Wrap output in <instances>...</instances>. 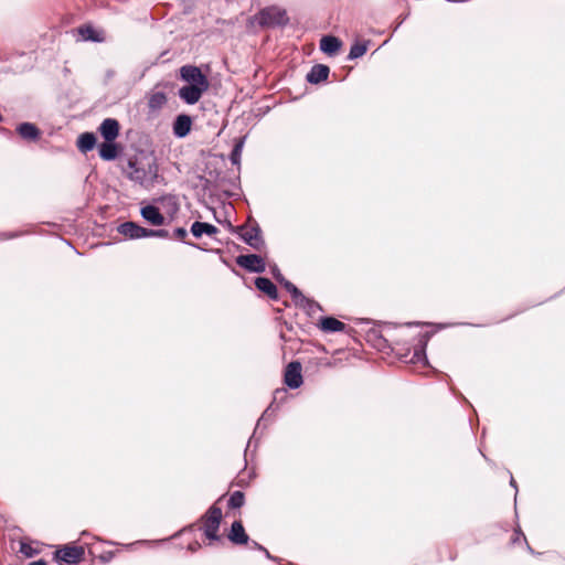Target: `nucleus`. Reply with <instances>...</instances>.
<instances>
[{
	"instance_id": "dca6fc26",
	"label": "nucleus",
	"mask_w": 565,
	"mask_h": 565,
	"mask_svg": "<svg viewBox=\"0 0 565 565\" xmlns=\"http://www.w3.org/2000/svg\"><path fill=\"white\" fill-rule=\"evenodd\" d=\"M17 132L26 141H36L41 136V130L32 122H22L18 125Z\"/></svg>"
},
{
	"instance_id": "c03bdc74",
	"label": "nucleus",
	"mask_w": 565,
	"mask_h": 565,
	"mask_svg": "<svg viewBox=\"0 0 565 565\" xmlns=\"http://www.w3.org/2000/svg\"><path fill=\"white\" fill-rule=\"evenodd\" d=\"M402 22H403V20L396 24V26L394 28V31H396V30L399 28V25L402 24Z\"/></svg>"
},
{
	"instance_id": "a18cd8bd",
	"label": "nucleus",
	"mask_w": 565,
	"mask_h": 565,
	"mask_svg": "<svg viewBox=\"0 0 565 565\" xmlns=\"http://www.w3.org/2000/svg\"><path fill=\"white\" fill-rule=\"evenodd\" d=\"M21 552L25 553L28 556H31V554H29V553H26V552L24 551V546H22Z\"/></svg>"
},
{
	"instance_id": "72a5a7b5",
	"label": "nucleus",
	"mask_w": 565,
	"mask_h": 565,
	"mask_svg": "<svg viewBox=\"0 0 565 565\" xmlns=\"http://www.w3.org/2000/svg\"><path fill=\"white\" fill-rule=\"evenodd\" d=\"M275 279L280 284L282 285V282L286 280V278L282 276V274L280 273V270L277 268V266H274L273 270H271Z\"/></svg>"
},
{
	"instance_id": "6ab92c4d",
	"label": "nucleus",
	"mask_w": 565,
	"mask_h": 565,
	"mask_svg": "<svg viewBox=\"0 0 565 565\" xmlns=\"http://www.w3.org/2000/svg\"><path fill=\"white\" fill-rule=\"evenodd\" d=\"M429 333H424L420 335L419 344L414 350L413 356L411 358V362L413 363H423L427 364V356H426V345L429 340Z\"/></svg>"
},
{
	"instance_id": "c9c22d12",
	"label": "nucleus",
	"mask_w": 565,
	"mask_h": 565,
	"mask_svg": "<svg viewBox=\"0 0 565 565\" xmlns=\"http://www.w3.org/2000/svg\"><path fill=\"white\" fill-rule=\"evenodd\" d=\"M1 239H9V238H13V237H17V234L15 233H12V234H1L0 235Z\"/></svg>"
},
{
	"instance_id": "4468645a",
	"label": "nucleus",
	"mask_w": 565,
	"mask_h": 565,
	"mask_svg": "<svg viewBox=\"0 0 565 565\" xmlns=\"http://www.w3.org/2000/svg\"><path fill=\"white\" fill-rule=\"evenodd\" d=\"M228 540L236 545L247 544L249 541L248 535L241 521H234L231 525Z\"/></svg>"
},
{
	"instance_id": "bb28decb",
	"label": "nucleus",
	"mask_w": 565,
	"mask_h": 565,
	"mask_svg": "<svg viewBox=\"0 0 565 565\" xmlns=\"http://www.w3.org/2000/svg\"><path fill=\"white\" fill-rule=\"evenodd\" d=\"M167 103V96L163 92L153 93L148 100V106L152 110H157L163 107Z\"/></svg>"
},
{
	"instance_id": "9d476101",
	"label": "nucleus",
	"mask_w": 565,
	"mask_h": 565,
	"mask_svg": "<svg viewBox=\"0 0 565 565\" xmlns=\"http://www.w3.org/2000/svg\"><path fill=\"white\" fill-rule=\"evenodd\" d=\"M207 88L209 87L196 85H185L179 89V96L186 104L193 105L200 100L202 94L206 92Z\"/></svg>"
},
{
	"instance_id": "37998d69",
	"label": "nucleus",
	"mask_w": 565,
	"mask_h": 565,
	"mask_svg": "<svg viewBox=\"0 0 565 565\" xmlns=\"http://www.w3.org/2000/svg\"><path fill=\"white\" fill-rule=\"evenodd\" d=\"M282 393H285V391H279V390H277V391L275 392V399L277 398V395H278V394H282Z\"/></svg>"
},
{
	"instance_id": "f03ea898",
	"label": "nucleus",
	"mask_w": 565,
	"mask_h": 565,
	"mask_svg": "<svg viewBox=\"0 0 565 565\" xmlns=\"http://www.w3.org/2000/svg\"><path fill=\"white\" fill-rule=\"evenodd\" d=\"M235 231L239 234V237L255 250L262 252L265 248L266 243L263 237L262 228L255 220L248 218L245 225L237 226Z\"/></svg>"
},
{
	"instance_id": "7c9ffc66",
	"label": "nucleus",
	"mask_w": 565,
	"mask_h": 565,
	"mask_svg": "<svg viewBox=\"0 0 565 565\" xmlns=\"http://www.w3.org/2000/svg\"><path fill=\"white\" fill-rule=\"evenodd\" d=\"M296 306L306 309L309 313L315 312L316 310H321V307L316 301L308 298V302L296 303Z\"/></svg>"
},
{
	"instance_id": "4c0bfd02",
	"label": "nucleus",
	"mask_w": 565,
	"mask_h": 565,
	"mask_svg": "<svg viewBox=\"0 0 565 565\" xmlns=\"http://www.w3.org/2000/svg\"><path fill=\"white\" fill-rule=\"evenodd\" d=\"M29 565H47V563L44 559H38L34 562H31Z\"/></svg>"
},
{
	"instance_id": "ea45409f",
	"label": "nucleus",
	"mask_w": 565,
	"mask_h": 565,
	"mask_svg": "<svg viewBox=\"0 0 565 565\" xmlns=\"http://www.w3.org/2000/svg\"><path fill=\"white\" fill-rule=\"evenodd\" d=\"M263 552L265 553L267 558L274 559V557L270 555V553L265 547H264Z\"/></svg>"
},
{
	"instance_id": "9b49d317",
	"label": "nucleus",
	"mask_w": 565,
	"mask_h": 565,
	"mask_svg": "<svg viewBox=\"0 0 565 565\" xmlns=\"http://www.w3.org/2000/svg\"><path fill=\"white\" fill-rule=\"evenodd\" d=\"M140 214L145 221L153 226H160L164 224V216L160 212L159 207L152 204H148L142 206L140 210Z\"/></svg>"
},
{
	"instance_id": "09e8293b",
	"label": "nucleus",
	"mask_w": 565,
	"mask_h": 565,
	"mask_svg": "<svg viewBox=\"0 0 565 565\" xmlns=\"http://www.w3.org/2000/svg\"><path fill=\"white\" fill-rule=\"evenodd\" d=\"M2 120H3V117H2V115L0 114V122H1Z\"/></svg>"
},
{
	"instance_id": "b1692460",
	"label": "nucleus",
	"mask_w": 565,
	"mask_h": 565,
	"mask_svg": "<svg viewBox=\"0 0 565 565\" xmlns=\"http://www.w3.org/2000/svg\"><path fill=\"white\" fill-rule=\"evenodd\" d=\"M246 136L239 137L235 140L234 147L232 149V152L230 154V160L234 166L241 164V157L243 152V148L246 141Z\"/></svg>"
},
{
	"instance_id": "a878e982",
	"label": "nucleus",
	"mask_w": 565,
	"mask_h": 565,
	"mask_svg": "<svg viewBox=\"0 0 565 565\" xmlns=\"http://www.w3.org/2000/svg\"><path fill=\"white\" fill-rule=\"evenodd\" d=\"M158 201L166 207H168V212L173 215L179 211V202L175 195H163L158 199Z\"/></svg>"
},
{
	"instance_id": "1a4fd4ad",
	"label": "nucleus",
	"mask_w": 565,
	"mask_h": 565,
	"mask_svg": "<svg viewBox=\"0 0 565 565\" xmlns=\"http://www.w3.org/2000/svg\"><path fill=\"white\" fill-rule=\"evenodd\" d=\"M117 232L129 239L147 237V228L131 221L119 224Z\"/></svg>"
},
{
	"instance_id": "39448f33",
	"label": "nucleus",
	"mask_w": 565,
	"mask_h": 565,
	"mask_svg": "<svg viewBox=\"0 0 565 565\" xmlns=\"http://www.w3.org/2000/svg\"><path fill=\"white\" fill-rule=\"evenodd\" d=\"M84 547L83 546H64L55 552V559L60 563H64L66 565H76L78 564L84 556Z\"/></svg>"
},
{
	"instance_id": "6e6552de",
	"label": "nucleus",
	"mask_w": 565,
	"mask_h": 565,
	"mask_svg": "<svg viewBox=\"0 0 565 565\" xmlns=\"http://www.w3.org/2000/svg\"><path fill=\"white\" fill-rule=\"evenodd\" d=\"M301 364L298 361L290 362L285 371V383L288 387L296 390L302 384Z\"/></svg>"
},
{
	"instance_id": "49530a36",
	"label": "nucleus",
	"mask_w": 565,
	"mask_h": 565,
	"mask_svg": "<svg viewBox=\"0 0 565 565\" xmlns=\"http://www.w3.org/2000/svg\"><path fill=\"white\" fill-rule=\"evenodd\" d=\"M446 327H448V326L447 324H439V329H444Z\"/></svg>"
},
{
	"instance_id": "f8f14e48",
	"label": "nucleus",
	"mask_w": 565,
	"mask_h": 565,
	"mask_svg": "<svg viewBox=\"0 0 565 565\" xmlns=\"http://www.w3.org/2000/svg\"><path fill=\"white\" fill-rule=\"evenodd\" d=\"M98 130L106 141H114L119 135V122L114 118H106Z\"/></svg>"
},
{
	"instance_id": "393cba45",
	"label": "nucleus",
	"mask_w": 565,
	"mask_h": 565,
	"mask_svg": "<svg viewBox=\"0 0 565 565\" xmlns=\"http://www.w3.org/2000/svg\"><path fill=\"white\" fill-rule=\"evenodd\" d=\"M282 286L286 288L288 292H290L295 303L308 302V298L303 296L302 292L289 280L286 279L282 282Z\"/></svg>"
},
{
	"instance_id": "2eb2a0df",
	"label": "nucleus",
	"mask_w": 565,
	"mask_h": 565,
	"mask_svg": "<svg viewBox=\"0 0 565 565\" xmlns=\"http://www.w3.org/2000/svg\"><path fill=\"white\" fill-rule=\"evenodd\" d=\"M329 73H330L329 66H327L324 64H316L308 72L306 79L310 84H319L321 82L327 81Z\"/></svg>"
},
{
	"instance_id": "20e7f679",
	"label": "nucleus",
	"mask_w": 565,
	"mask_h": 565,
	"mask_svg": "<svg viewBox=\"0 0 565 565\" xmlns=\"http://www.w3.org/2000/svg\"><path fill=\"white\" fill-rule=\"evenodd\" d=\"M201 520L203 523L202 530L204 531V535L211 541L220 540L217 532L222 520V510L213 504L209 508Z\"/></svg>"
},
{
	"instance_id": "de8ad7c7",
	"label": "nucleus",
	"mask_w": 565,
	"mask_h": 565,
	"mask_svg": "<svg viewBox=\"0 0 565 565\" xmlns=\"http://www.w3.org/2000/svg\"><path fill=\"white\" fill-rule=\"evenodd\" d=\"M527 550H529L531 553H533V551H532V548H531V546H530V545H527Z\"/></svg>"
},
{
	"instance_id": "e433bc0d",
	"label": "nucleus",
	"mask_w": 565,
	"mask_h": 565,
	"mask_svg": "<svg viewBox=\"0 0 565 565\" xmlns=\"http://www.w3.org/2000/svg\"><path fill=\"white\" fill-rule=\"evenodd\" d=\"M252 547L256 548V550H259V551L264 550V546L260 545L259 543L255 542V541L252 542Z\"/></svg>"
},
{
	"instance_id": "473e14b6",
	"label": "nucleus",
	"mask_w": 565,
	"mask_h": 565,
	"mask_svg": "<svg viewBox=\"0 0 565 565\" xmlns=\"http://www.w3.org/2000/svg\"><path fill=\"white\" fill-rule=\"evenodd\" d=\"M188 235V232L184 227H178L173 232V238H178L180 241H183Z\"/></svg>"
},
{
	"instance_id": "c756f323",
	"label": "nucleus",
	"mask_w": 565,
	"mask_h": 565,
	"mask_svg": "<svg viewBox=\"0 0 565 565\" xmlns=\"http://www.w3.org/2000/svg\"><path fill=\"white\" fill-rule=\"evenodd\" d=\"M78 31L84 40L98 41L92 26H82Z\"/></svg>"
},
{
	"instance_id": "aec40b11",
	"label": "nucleus",
	"mask_w": 565,
	"mask_h": 565,
	"mask_svg": "<svg viewBox=\"0 0 565 565\" xmlns=\"http://www.w3.org/2000/svg\"><path fill=\"white\" fill-rule=\"evenodd\" d=\"M319 326L323 332H328V333L340 332L345 329V324L342 321H340L333 317L322 318L320 320Z\"/></svg>"
},
{
	"instance_id": "a19ab883",
	"label": "nucleus",
	"mask_w": 565,
	"mask_h": 565,
	"mask_svg": "<svg viewBox=\"0 0 565 565\" xmlns=\"http://www.w3.org/2000/svg\"><path fill=\"white\" fill-rule=\"evenodd\" d=\"M510 484H511V487H513L515 490L518 489V488H516V482H515V480L513 479V477H511Z\"/></svg>"
},
{
	"instance_id": "f704fd0d",
	"label": "nucleus",
	"mask_w": 565,
	"mask_h": 565,
	"mask_svg": "<svg viewBox=\"0 0 565 565\" xmlns=\"http://www.w3.org/2000/svg\"><path fill=\"white\" fill-rule=\"evenodd\" d=\"M520 537H522L526 542V539H525L523 532L520 529H518V530H515L514 537L512 539V542L516 543L520 540Z\"/></svg>"
},
{
	"instance_id": "f3484780",
	"label": "nucleus",
	"mask_w": 565,
	"mask_h": 565,
	"mask_svg": "<svg viewBox=\"0 0 565 565\" xmlns=\"http://www.w3.org/2000/svg\"><path fill=\"white\" fill-rule=\"evenodd\" d=\"M341 45L342 42L333 35H324L320 40V50L330 56L337 54L341 49Z\"/></svg>"
},
{
	"instance_id": "412c9836",
	"label": "nucleus",
	"mask_w": 565,
	"mask_h": 565,
	"mask_svg": "<svg viewBox=\"0 0 565 565\" xmlns=\"http://www.w3.org/2000/svg\"><path fill=\"white\" fill-rule=\"evenodd\" d=\"M98 152L102 159L106 161L115 160L118 157L119 149L114 141H104L98 147Z\"/></svg>"
},
{
	"instance_id": "4be33fe9",
	"label": "nucleus",
	"mask_w": 565,
	"mask_h": 565,
	"mask_svg": "<svg viewBox=\"0 0 565 565\" xmlns=\"http://www.w3.org/2000/svg\"><path fill=\"white\" fill-rule=\"evenodd\" d=\"M218 232L217 227L205 222H194L191 226V233L194 237H201L203 234L212 236Z\"/></svg>"
},
{
	"instance_id": "f257e3e1",
	"label": "nucleus",
	"mask_w": 565,
	"mask_h": 565,
	"mask_svg": "<svg viewBox=\"0 0 565 565\" xmlns=\"http://www.w3.org/2000/svg\"><path fill=\"white\" fill-rule=\"evenodd\" d=\"M125 173L132 182L149 188L159 177V166L154 156L142 154L129 159Z\"/></svg>"
},
{
	"instance_id": "423d86ee",
	"label": "nucleus",
	"mask_w": 565,
	"mask_h": 565,
	"mask_svg": "<svg viewBox=\"0 0 565 565\" xmlns=\"http://www.w3.org/2000/svg\"><path fill=\"white\" fill-rule=\"evenodd\" d=\"M236 264L249 273H264L266 269L265 260L257 254H242L236 257Z\"/></svg>"
},
{
	"instance_id": "c85d7f7f",
	"label": "nucleus",
	"mask_w": 565,
	"mask_h": 565,
	"mask_svg": "<svg viewBox=\"0 0 565 565\" xmlns=\"http://www.w3.org/2000/svg\"><path fill=\"white\" fill-rule=\"evenodd\" d=\"M245 503V495L242 491H234L228 499V507L238 509Z\"/></svg>"
},
{
	"instance_id": "79ce46f5",
	"label": "nucleus",
	"mask_w": 565,
	"mask_h": 565,
	"mask_svg": "<svg viewBox=\"0 0 565 565\" xmlns=\"http://www.w3.org/2000/svg\"><path fill=\"white\" fill-rule=\"evenodd\" d=\"M198 547H199V544H198V543H195L194 545H192V544H191V545L189 546V548H190L191 551H193V552H194V551H196V548H198Z\"/></svg>"
},
{
	"instance_id": "ddd939ff",
	"label": "nucleus",
	"mask_w": 565,
	"mask_h": 565,
	"mask_svg": "<svg viewBox=\"0 0 565 565\" xmlns=\"http://www.w3.org/2000/svg\"><path fill=\"white\" fill-rule=\"evenodd\" d=\"M192 119L189 115H178L173 121V134L178 138H184L190 134Z\"/></svg>"
},
{
	"instance_id": "58836bf2",
	"label": "nucleus",
	"mask_w": 565,
	"mask_h": 565,
	"mask_svg": "<svg viewBox=\"0 0 565 565\" xmlns=\"http://www.w3.org/2000/svg\"><path fill=\"white\" fill-rule=\"evenodd\" d=\"M267 413H268V409H266V411L264 412V414L262 415V417L258 419L257 425H256V429H258V427L260 426L262 420H264V419H265V417H266Z\"/></svg>"
},
{
	"instance_id": "5701e85b",
	"label": "nucleus",
	"mask_w": 565,
	"mask_h": 565,
	"mask_svg": "<svg viewBox=\"0 0 565 565\" xmlns=\"http://www.w3.org/2000/svg\"><path fill=\"white\" fill-rule=\"evenodd\" d=\"M96 145V137L93 132H84L77 139V148L82 152H88L94 149Z\"/></svg>"
},
{
	"instance_id": "0eeeda50",
	"label": "nucleus",
	"mask_w": 565,
	"mask_h": 565,
	"mask_svg": "<svg viewBox=\"0 0 565 565\" xmlns=\"http://www.w3.org/2000/svg\"><path fill=\"white\" fill-rule=\"evenodd\" d=\"M180 76L188 85L209 87V81L202 71L193 65H184L180 68Z\"/></svg>"
},
{
	"instance_id": "cd10ccee",
	"label": "nucleus",
	"mask_w": 565,
	"mask_h": 565,
	"mask_svg": "<svg viewBox=\"0 0 565 565\" xmlns=\"http://www.w3.org/2000/svg\"><path fill=\"white\" fill-rule=\"evenodd\" d=\"M367 41L366 42H356L354 43L349 52L348 58L355 60L363 56L367 51Z\"/></svg>"
},
{
	"instance_id": "a211bd4d",
	"label": "nucleus",
	"mask_w": 565,
	"mask_h": 565,
	"mask_svg": "<svg viewBox=\"0 0 565 565\" xmlns=\"http://www.w3.org/2000/svg\"><path fill=\"white\" fill-rule=\"evenodd\" d=\"M255 286L258 290L266 294L270 299H273V300L278 299L277 287L274 285V282L269 278L257 277L255 279Z\"/></svg>"
},
{
	"instance_id": "2f4dec72",
	"label": "nucleus",
	"mask_w": 565,
	"mask_h": 565,
	"mask_svg": "<svg viewBox=\"0 0 565 565\" xmlns=\"http://www.w3.org/2000/svg\"><path fill=\"white\" fill-rule=\"evenodd\" d=\"M147 237H160V238H168L170 237V234L167 230H150L147 228Z\"/></svg>"
},
{
	"instance_id": "7ed1b4c3",
	"label": "nucleus",
	"mask_w": 565,
	"mask_h": 565,
	"mask_svg": "<svg viewBox=\"0 0 565 565\" xmlns=\"http://www.w3.org/2000/svg\"><path fill=\"white\" fill-rule=\"evenodd\" d=\"M258 24L263 28L284 26L289 22L287 12L278 7H268L259 11L257 15Z\"/></svg>"
}]
</instances>
